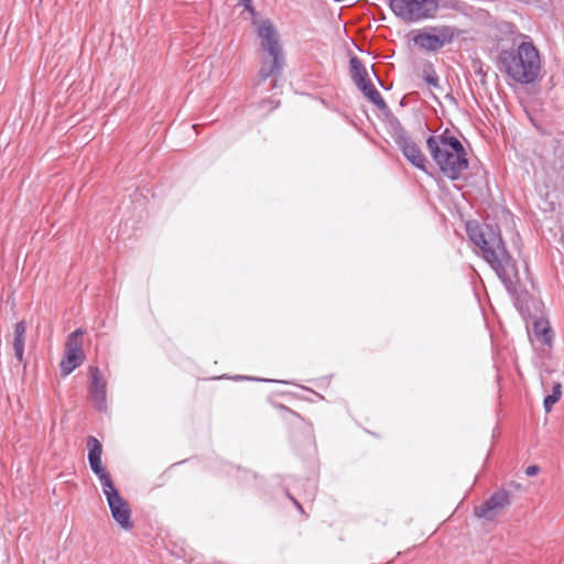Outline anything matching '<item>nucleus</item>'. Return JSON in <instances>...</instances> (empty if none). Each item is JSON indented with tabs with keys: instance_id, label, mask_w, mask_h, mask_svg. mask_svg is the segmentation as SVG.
<instances>
[{
	"instance_id": "f257e3e1",
	"label": "nucleus",
	"mask_w": 564,
	"mask_h": 564,
	"mask_svg": "<svg viewBox=\"0 0 564 564\" xmlns=\"http://www.w3.org/2000/svg\"><path fill=\"white\" fill-rule=\"evenodd\" d=\"M88 462L93 473L98 477L102 492L108 502L111 516L116 523L123 530L133 528L131 508L129 502L121 497L110 473L102 465V445L95 436L87 437Z\"/></svg>"
},
{
	"instance_id": "dca6fc26",
	"label": "nucleus",
	"mask_w": 564,
	"mask_h": 564,
	"mask_svg": "<svg viewBox=\"0 0 564 564\" xmlns=\"http://www.w3.org/2000/svg\"><path fill=\"white\" fill-rule=\"evenodd\" d=\"M350 70L357 86L369 80L366 67L356 56L350 58Z\"/></svg>"
},
{
	"instance_id": "412c9836",
	"label": "nucleus",
	"mask_w": 564,
	"mask_h": 564,
	"mask_svg": "<svg viewBox=\"0 0 564 564\" xmlns=\"http://www.w3.org/2000/svg\"><path fill=\"white\" fill-rule=\"evenodd\" d=\"M268 102H269V110H273V109L278 108L280 105V101L274 100V99H270Z\"/></svg>"
},
{
	"instance_id": "ddd939ff",
	"label": "nucleus",
	"mask_w": 564,
	"mask_h": 564,
	"mask_svg": "<svg viewBox=\"0 0 564 564\" xmlns=\"http://www.w3.org/2000/svg\"><path fill=\"white\" fill-rule=\"evenodd\" d=\"M274 409L278 413V419L289 430L300 427L304 424V419L301 415L283 404H274Z\"/></svg>"
},
{
	"instance_id": "9d476101",
	"label": "nucleus",
	"mask_w": 564,
	"mask_h": 564,
	"mask_svg": "<svg viewBox=\"0 0 564 564\" xmlns=\"http://www.w3.org/2000/svg\"><path fill=\"white\" fill-rule=\"evenodd\" d=\"M510 503L505 491L495 492L486 502L475 508V516L489 521L495 520Z\"/></svg>"
},
{
	"instance_id": "4be33fe9",
	"label": "nucleus",
	"mask_w": 564,
	"mask_h": 564,
	"mask_svg": "<svg viewBox=\"0 0 564 564\" xmlns=\"http://www.w3.org/2000/svg\"><path fill=\"white\" fill-rule=\"evenodd\" d=\"M295 505H296V507L299 508V510L303 511L302 506H301L297 501H295Z\"/></svg>"
},
{
	"instance_id": "f8f14e48",
	"label": "nucleus",
	"mask_w": 564,
	"mask_h": 564,
	"mask_svg": "<svg viewBox=\"0 0 564 564\" xmlns=\"http://www.w3.org/2000/svg\"><path fill=\"white\" fill-rule=\"evenodd\" d=\"M28 325L25 321L15 324L12 338V347L19 362L24 361V345L26 339Z\"/></svg>"
},
{
	"instance_id": "423d86ee",
	"label": "nucleus",
	"mask_w": 564,
	"mask_h": 564,
	"mask_svg": "<svg viewBox=\"0 0 564 564\" xmlns=\"http://www.w3.org/2000/svg\"><path fill=\"white\" fill-rule=\"evenodd\" d=\"M459 32L452 26L443 25L420 31L413 36V43L423 51L436 52L451 44Z\"/></svg>"
},
{
	"instance_id": "f03ea898",
	"label": "nucleus",
	"mask_w": 564,
	"mask_h": 564,
	"mask_svg": "<svg viewBox=\"0 0 564 564\" xmlns=\"http://www.w3.org/2000/svg\"><path fill=\"white\" fill-rule=\"evenodd\" d=\"M499 59L502 70L517 83L529 84L540 75V54L530 42L521 43L516 51L501 52Z\"/></svg>"
},
{
	"instance_id": "2eb2a0df",
	"label": "nucleus",
	"mask_w": 564,
	"mask_h": 564,
	"mask_svg": "<svg viewBox=\"0 0 564 564\" xmlns=\"http://www.w3.org/2000/svg\"><path fill=\"white\" fill-rule=\"evenodd\" d=\"M358 88L373 105H376L380 109L386 108V102L383 98L381 97L380 93L376 89V87L370 83V80L359 85Z\"/></svg>"
},
{
	"instance_id": "39448f33",
	"label": "nucleus",
	"mask_w": 564,
	"mask_h": 564,
	"mask_svg": "<svg viewBox=\"0 0 564 564\" xmlns=\"http://www.w3.org/2000/svg\"><path fill=\"white\" fill-rule=\"evenodd\" d=\"M246 9L252 15V25L259 40L260 48L265 54L283 53L280 34L273 22L269 19L258 17L254 9L250 6V2L246 3Z\"/></svg>"
},
{
	"instance_id": "9b49d317",
	"label": "nucleus",
	"mask_w": 564,
	"mask_h": 564,
	"mask_svg": "<svg viewBox=\"0 0 564 564\" xmlns=\"http://www.w3.org/2000/svg\"><path fill=\"white\" fill-rule=\"evenodd\" d=\"M283 64V53L267 54L261 59V66L258 72V80L261 83L267 80L270 76L279 74Z\"/></svg>"
},
{
	"instance_id": "a211bd4d",
	"label": "nucleus",
	"mask_w": 564,
	"mask_h": 564,
	"mask_svg": "<svg viewBox=\"0 0 564 564\" xmlns=\"http://www.w3.org/2000/svg\"><path fill=\"white\" fill-rule=\"evenodd\" d=\"M562 395V386L560 382L555 383L552 389V394L546 395L544 399V409L550 412L553 404H555Z\"/></svg>"
},
{
	"instance_id": "1a4fd4ad",
	"label": "nucleus",
	"mask_w": 564,
	"mask_h": 564,
	"mask_svg": "<svg viewBox=\"0 0 564 564\" xmlns=\"http://www.w3.org/2000/svg\"><path fill=\"white\" fill-rule=\"evenodd\" d=\"M90 383L88 387V400L98 410H107V382L100 370L96 367L89 368Z\"/></svg>"
},
{
	"instance_id": "aec40b11",
	"label": "nucleus",
	"mask_w": 564,
	"mask_h": 564,
	"mask_svg": "<svg viewBox=\"0 0 564 564\" xmlns=\"http://www.w3.org/2000/svg\"><path fill=\"white\" fill-rule=\"evenodd\" d=\"M540 471L536 465H530L525 468V475L529 477L535 476Z\"/></svg>"
},
{
	"instance_id": "0eeeda50",
	"label": "nucleus",
	"mask_w": 564,
	"mask_h": 564,
	"mask_svg": "<svg viewBox=\"0 0 564 564\" xmlns=\"http://www.w3.org/2000/svg\"><path fill=\"white\" fill-rule=\"evenodd\" d=\"M388 8L404 22H417L435 18L437 2H386Z\"/></svg>"
},
{
	"instance_id": "4468645a",
	"label": "nucleus",
	"mask_w": 564,
	"mask_h": 564,
	"mask_svg": "<svg viewBox=\"0 0 564 564\" xmlns=\"http://www.w3.org/2000/svg\"><path fill=\"white\" fill-rule=\"evenodd\" d=\"M402 152L414 166L426 171V159L414 142L404 140L402 143Z\"/></svg>"
},
{
	"instance_id": "20e7f679",
	"label": "nucleus",
	"mask_w": 564,
	"mask_h": 564,
	"mask_svg": "<svg viewBox=\"0 0 564 564\" xmlns=\"http://www.w3.org/2000/svg\"><path fill=\"white\" fill-rule=\"evenodd\" d=\"M469 238L477 245L486 261L497 271H502L509 262V256L498 228L490 225L467 224Z\"/></svg>"
},
{
	"instance_id": "7ed1b4c3",
	"label": "nucleus",
	"mask_w": 564,
	"mask_h": 564,
	"mask_svg": "<svg viewBox=\"0 0 564 564\" xmlns=\"http://www.w3.org/2000/svg\"><path fill=\"white\" fill-rule=\"evenodd\" d=\"M426 144L433 160L446 177L457 180L467 169L465 150L456 138L433 135L427 139Z\"/></svg>"
},
{
	"instance_id": "f3484780",
	"label": "nucleus",
	"mask_w": 564,
	"mask_h": 564,
	"mask_svg": "<svg viewBox=\"0 0 564 564\" xmlns=\"http://www.w3.org/2000/svg\"><path fill=\"white\" fill-rule=\"evenodd\" d=\"M533 333L535 337L543 344L550 345L552 340L551 327L547 321H536L533 324Z\"/></svg>"
},
{
	"instance_id": "6ab92c4d",
	"label": "nucleus",
	"mask_w": 564,
	"mask_h": 564,
	"mask_svg": "<svg viewBox=\"0 0 564 564\" xmlns=\"http://www.w3.org/2000/svg\"><path fill=\"white\" fill-rule=\"evenodd\" d=\"M424 79L431 86L437 85V77L435 76V74L433 72H426L424 74Z\"/></svg>"
},
{
	"instance_id": "6e6552de",
	"label": "nucleus",
	"mask_w": 564,
	"mask_h": 564,
	"mask_svg": "<svg viewBox=\"0 0 564 564\" xmlns=\"http://www.w3.org/2000/svg\"><path fill=\"white\" fill-rule=\"evenodd\" d=\"M84 334L85 332L79 328L67 337L65 352L59 364L61 372L64 377L78 368L85 360V352L83 349Z\"/></svg>"
}]
</instances>
